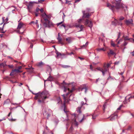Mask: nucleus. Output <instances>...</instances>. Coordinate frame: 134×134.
<instances>
[{
	"label": "nucleus",
	"instance_id": "obj_1",
	"mask_svg": "<svg viewBox=\"0 0 134 134\" xmlns=\"http://www.w3.org/2000/svg\"><path fill=\"white\" fill-rule=\"evenodd\" d=\"M36 96L34 98L35 99H42V100H44L47 98L49 96V94L48 91H45L42 93H38L35 94Z\"/></svg>",
	"mask_w": 134,
	"mask_h": 134
},
{
	"label": "nucleus",
	"instance_id": "obj_2",
	"mask_svg": "<svg viewBox=\"0 0 134 134\" xmlns=\"http://www.w3.org/2000/svg\"><path fill=\"white\" fill-rule=\"evenodd\" d=\"M113 5H111L109 3L107 4L108 7L111 9L112 10H114L115 9H118L120 8L119 6V3L117 1H115L114 3H113Z\"/></svg>",
	"mask_w": 134,
	"mask_h": 134
},
{
	"label": "nucleus",
	"instance_id": "obj_3",
	"mask_svg": "<svg viewBox=\"0 0 134 134\" xmlns=\"http://www.w3.org/2000/svg\"><path fill=\"white\" fill-rule=\"evenodd\" d=\"M67 90H68L69 93H69L70 92H72V90H71L70 91L69 89L68 88H64V91L65 92H66ZM68 94V93L66 95L63 94L62 95V96L63 97V98L64 100V102L65 103H68L69 102V100L68 99V97L67 96V95Z\"/></svg>",
	"mask_w": 134,
	"mask_h": 134
},
{
	"label": "nucleus",
	"instance_id": "obj_4",
	"mask_svg": "<svg viewBox=\"0 0 134 134\" xmlns=\"http://www.w3.org/2000/svg\"><path fill=\"white\" fill-rule=\"evenodd\" d=\"M85 24L87 25L91 28L92 26V22L88 19L86 20Z\"/></svg>",
	"mask_w": 134,
	"mask_h": 134
},
{
	"label": "nucleus",
	"instance_id": "obj_5",
	"mask_svg": "<svg viewBox=\"0 0 134 134\" xmlns=\"http://www.w3.org/2000/svg\"><path fill=\"white\" fill-rule=\"evenodd\" d=\"M16 72L17 73H19L21 72V71L18 69H15L12 71V72L10 74V76H12L15 74Z\"/></svg>",
	"mask_w": 134,
	"mask_h": 134
},
{
	"label": "nucleus",
	"instance_id": "obj_6",
	"mask_svg": "<svg viewBox=\"0 0 134 134\" xmlns=\"http://www.w3.org/2000/svg\"><path fill=\"white\" fill-rule=\"evenodd\" d=\"M41 16L44 19L45 22H47V21H48V19L49 18V16L48 15H47L45 13L42 14Z\"/></svg>",
	"mask_w": 134,
	"mask_h": 134
},
{
	"label": "nucleus",
	"instance_id": "obj_7",
	"mask_svg": "<svg viewBox=\"0 0 134 134\" xmlns=\"http://www.w3.org/2000/svg\"><path fill=\"white\" fill-rule=\"evenodd\" d=\"M44 24V25L46 27L48 26L50 27L53 25L52 23L50 21L48 20V21H47V22H45Z\"/></svg>",
	"mask_w": 134,
	"mask_h": 134
},
{
	"label": "nucleus",
	"instance_id": "obj_8",
	"mask_svg": "<svg viewBox=\"0 0 134 134\" xmlns=\"http://www.w3.org/2000/svg\"><path fill=\"white\" fill-rule=\"evenodd\" d=\"M97 69L102 72L103 75H104L105 72L107 70V69L104 67L103 68H99Z\"/></svg>",
	"mask_w": 134,
	"mask_h": 134
},
{
	"label": "nucleus",
	"instance_id": "obj_9",
	"mask_svg": "<svg viewBox=\"0 0 134 134\" xmlns=\"http://www.w3.org/2000/svg\"><path fill=\"white\" fill-rule=\"evenodd\" d=\"M25 28L24 24L23 23L20 22L18 24L17 29H20L22 28Z\"/></svg>",
	"mask_w": 134,
	"mask_h": 134
},
{
	"label": "nucleus",
	"instance_id": "obj_10",
	"mask_svg": "<svg viewBox=\"0 0 134 134\" xmlns=\"http://www.w3.org/2000/svg\"><path fill=\"white\" fill-rule=\"evenodd\" d=\"M80 115H79L78 116V117L77 118V119L80 122H81L84 119V115H81V117H82V118H80L81 116Z\"/></svg>",
	"mask_w": 134,
	"mask_h": 134
},
{
	"label": "nucleus",
	"instance_id": "obj_11",
	"mask_svg": "<svg viewBox=\"0 0 134 134\" xmlns=\"http://www.w3.org/2000/svg\"><path fill=\"white\" fill-rule=\"evenodd\" d=\"M37 2H30L29 3L28 8L29 9L30 8L34 5V4L36 3Z\"/></svg>",
	"mask_w": 134,
	"mask_h": 134
},
{
	"label": "nucleus",
	"instance_id": "obj_12",
	"mask_svg": "<svg viewBox=\"0 0 134 134\" xmlns=\"http://www.w3.org/2000/svg\"><path fill=\"white\" fill-rule=\"evenodd\" d=\"M125 23L127 25L132 24H133V20L131 19L126 20L125 21Z\"/></svg>",
	"mask_w": 134,
	"mask_h": 134
},
{
	"label": "nucleus",
	"instance_id": "obj_13",
	"mask_svg": "<svg viewBox=\"0 0 134 134\" xmlns=\"http://www.w3.org/2000/svg\"><path fill=\"white\" fill-rule=\"evenodd\" d=\"M17 32L19 33L20 34H23L24 31L25 30V29L24 28H22V29H17Z\"/></svg>",
	"mask_w": 134,
	"mask_h": 134
},
{
	"label": "nucleus",
	"instance_id": "obj_14",
	"mask_svg": "<svg viewBox=\"0 0 134 134\" xmlns=\"http://www.w3.org/2000/svg\"><path fill=\"white\" fill-rule=\"evenodd\" d=\"M83 17L84 18H88L90 16V15H89L88 13L85 14V12L84 11L83 12Z\"/></svg>",
	"mask_w": 134,
	"mask_h": 134
},
{
	"label": "nucleus",
	"instance_id": "obj_15",
	"mask_svg": "<svg viewBox=\"0 0 134 134\" xmlns=\"http://www.w3.org/2000/svg\"><path fill=\"white\" fill-rule=\"evenodd\" d=\"M75 26L77 27H79L80 29V31H81L82 30L84 26L83 25H80L79 24H76L75 25Z\"/></svg>",
	"mask_w": 134,
	"mask_h": 134
},
{
	"label": "nucleus",
	"instance_id": "obj_16",
	"mask_svg": "<svg viewBox=\"0 0 134 134\" xmlns=\"http://www.w3.org/2000/svg\"><path fill=\"white\" fill-rule=\"evenodd\" d=\"M117 116L116 115L113 114L111 115L110 118V120L111 121H113L115 119L117 118Z\"/></svg>",
	"mask_w": 134,
	"mask_h": 134
},
{
	"label": "nucleus",
	"instance_id": "obj_17",
	"mask_svg": "<svg viewBox=\"0 0 134 134\" xmlns=\"http://www.w3.org/2000/svg\"><path fill=\"white\" fill-rule=\"evenodd\" d=\"M104 46L105 47V48H97V50L98 51V52H100L102 51H106L105 49L107 48V47H106L105 45V44H104Z\"/></svg>",
	"mask_w": 134,
	"mask_h": 134
},
{
	"label": "nucleus",
	"instance_id": "obj_18",
	"mask_svg": "<svg viewBox=\"0 0 134 134\" xmlns=\"http://www.w3.org/2000/svg\"><path fill=\"white\" fill-rule=\"evenodd\" d=\"M56 53L57 54V57L58 58L61 57L63 56H64V54H62L58 52H56Z\"/></svg>",
	"mask_w": 134,
	"mask_h": 134
},
{
	"label": "nucleus",
	"instance_id": "obj_19",
	"mask_svg": "<svg viewBox=\"0 0 134 134\" xmlns=\"http://www.w3.org/2000/svg\"><path fill=\"white\" fill-rule=\"evenodd\" d=\"M121 7L122 8H124V10L125 11L127 10V7L126 5L122 4H121Z\"/></svg>",
	"mask_w": 134,
	"mask_h": 134
},
{
	"label": "nucleus",
	"instance_id": "obj_20",
	"mask_svg": "<svg viewBox=\"0 0 134 134\" xmlns=\"http://www.w3.org/2000/svg\"><path fill=\"white\" fill-rule=\"evenodd\" d=\"M66 41L69 43H70L72 41L71 38V37H68L66 39Z\"/></svg>",
	"mask_w": 134,
	"mask_h": 134
},
{
	"label": "nucleus",
	"instance_id": "obj_21",
	"mask_svg": "<svg viewBox=\"0 0 134 134\" xmlns=\"http://www.w3.org/2000/svg\"><path fill=\"white\" fill-rule=\"evenodd\" d=\"M108 54L109 55L110 54H111L112 55H114L115 53L114 52L112 51V50H110V52L108 53Z\"/></svg>",
	"mask_w": 134,
	"mask_h": 134
},
{
	"label": "nucleus",
	"instance_id": "obj_22",
	"mask_svg": "<svg viewBox=\"0 0 134 134\" xmlns=\"http://www.w3.org/2000/svg\"><path fill=\"white\" fill-rule=\"evenodd\" d=\"M57 39L58 40V42L59 43L61 44H62V39L60 37H58Z\"/></svg>",
	"mask_w": 134,
	"mask_h": 134
},
{
	"label": "nucleus",
	"instance_id": "obj_23",
	"mask_svg": "<svg viewBox=\"0 0 134 134\" xmlns=\"http://www.w3.org/2000/svg\"><path fill=\"white\" fill-rule=\"evenodd\" d=\"M5 66H7V65L5 63H0V66L1 67H4Z\"/></svg>",
	"mask_w": 134,
	"mask_h": 134
},
{
	"label": "nucleus",
	"instance_id": "obj_24",
	"mask_svg": "<svg viewBox=\"0 0 134 134\" xmlns=\"http://www.w3.org/2000/svg\"><path fill=\"white\" fill-rule=\"evenodd\" d=\"M81 108V107H78L77 110V112L78 113H81V111H80Z\"/></svg>",
	"mask_w": 134,
	"mask_h": 134
},
{
	"label": "nucleus",
	"instance_id": "obj_25",
	"mask_svg": "<svg viewBox=\"0 0 134 134\" xmlns=\"http://www.w3.org/2000/svg\"><path fill=\"white\" fill-rule=\"evenodd\" d=\"M123 37H124V40H130V38L129 39L128 37L127 36H126L125 37H124V35L123 36Z\"/></svg>",
	"mask_w": 134,
	"mask_h": 134
},
{
	"label": "nucleus",
	"instance_id": "obj_26",
	"mask_svg": "<svg viewBox=\"0 0 134 134\" xmlns=\"http://www.w3.org/2000/svg\"><path fill=\"white\" fill-rule=\"evenodd\" d=\"M111 45L114 47L116 45L112 41H111Z\"/></svg>",
	"mask_w": 134,
	"mask_h": 134
},
{
	"label": "nucleus",
	"instance_id": "obj_27",
	"mask_svg": "<svg viewBox=\"0 0 134 134\" xmlns=\"http://www.w3.org/2000/svg\"><path fill=\"white\" fill-rule=\"evenodd\" d=\"M8 66L9 68L11 69L13 68L14 67L13 65H8Z\"/></svg>",
	"mask_w": 134,
	"mask_h": 134
},
{
	"label": "nucleus",
	"instance_id": "obj_28",
	"mask_svg": "<svg viewBox=\"0 0 134 134\" xmlns=\"http://www.w3.org/2000/svg\"><path fill=\"white\" fill-rule=\"evenodd\" d=\"M118 23V21L116 20L115 19V21L112 22V24H117Z\"/></svg>",
	"mask_w": 134,
	"mask_h": 134
},
{
	"label": "nucleus",
	"instance_id": "obj_29",
	"mask_svg": "<svg viewBox=\"0 0 134 134\" xmlns=\"http://www.w3.org/2000/svg\"><path fill=\"white\" fill-rule=\"evenodd\" d=\"M82 20V19H80L77 20V22L79 23H80L81 22Z\"/></svg>",
	"mask_w": 134,
	"mask_h": 134
},
{
	"label": "nucleus",
	"instance_id": "obj_30",
	"mask_svg": "<svg viewBox=\"0 0 134 134\" xmlns=\"http://www.w3.org/2000/svg\"><path fill=\"white\" fill-rule=\"evenodd\" d=\"M73 124H74L76 126H77L78 125V123L76 121V120H75L74 121V122H73Z\"/></svg>",
	"mask_w": 134,
	"mask_h": 134
},
{
	"label": "nucleus",
	"instance_id": "obj_31",
	"mask_svg": "<svg viewBox=\"0 0 134 134\" xmlns=\"http://www.w3.org/2000/svg\"><path fill=\"white\" fill-rule=\"evenodd\" d=\"M124 19V17L122 16H121L119 18V20H122Z\"/></svg>",
	"mask_w": 134,
	"mask_h": 134
},
{
	"label": "nucleus",
	"instance_id": "obj_32",
	"mask_svg": "<svg viewBox=\"0 0 134 134\" xmlns=\"http://www.w3.org/2000/svg\"><path fill=\"white\" fill-rule=\"evenodd\" d=\"M38 21L37 20H36L35 24L37 25V27H39V25L38 24Z\"/></svg>",
	"mask_w": 134,
	"mask_h": 134
},
{
	"label": "nucleus",
	"instance_id": "obj_33",
	"mask_svg": "<svg viewBox=\"0 0 134 134\" xmlns=\"http://www.w3.org/2000/svg\"><path fill=\"white\" fill-rule=\"evenodd\" d=\"M43 63L42 62L39 63H38L37 65L38 66H40L42 65Z\"/></svg>",
	"mask_w": 134,
	"mask_h": 134
},
{
	"label": "nucleus",
	"instance_id": "obj_34",
	"mask_svg": "<svg viewBox=\"0 0 134 134\" xmlns=\"http://www.w3.org/2000/svg\"><path fill=\"white\" fill-rule=\"evenodd\" d=\"M62 23H63V22H62H62H60V23H57V25L58 26H59V25H60V24H62Z\"/></svg>",
	"mask_w": 134,
	"mask_h": 134
},
{
	"label": "nucleus",
	"instance_id": "obj_35",
	"mask_svg": "<svg viewBox=\"0 0 134 134\" xmlns=\"http://www.w3.org/2000/svg\"><path fill=\"white\" fill-rule=\"evenodd\" d=\"M26 69H29L30 70H31V69H34L33 68H32V67H30L29 68H26Z\"/></svg>",
	"mask_w": 134,
	"mask_h": 134
},
{
	"label": "nucleus",
	"instance_id": "obj_36",
	"mask_svg": "<svg viewBox=\"0 0 134 134\" xmlns=\"http://www.w3.org/2000/svg\"><path fill=\"white\" fill-rule=\"evenodd\" d=\"M33 69H31V70H29V72H33Z\"/></svg>",
	"mask_w": 134,
	"mask_h": 134
},
{
	"label": "nucleus",
	"instance_id": "obj_37",
	"mask_svg": "<svg viewBox=\"0 0 134 134\" xmlns=\"http://www.w3.org/2000/svg\"><path fill=\"white\" fill-rule=\"evenodd\" d=\"M122 107V105H121L120 106V107L118 108L117 109V110H120L121 108V107Z\"/></svg>",
	"mask_w": 134,
	"mask_h": 134
},
{
	"label": "nucleus",
	"instance_id": "obj_38",
	"mask_svg": "<svg viewBox=\"0 0 134 134\" xmlns=\"http://www.w3.org/2000/svg\"><path fill=\"white\" fill-rule=\"evenodd\" d=\"M130 40H131V41L132 42H133L134 43V40L132 39V38H130Z\"/></svg>",
	"mask_w": 134,
	"mask_h": 134
},
{
	"label": "nucleus",
	"instance_id": "obj_39",
	"mask_svg": "<svg viewBox=\"0 0 134 134\" xmlns=\"http://www.w3.org/2000/svg\"><path fill=\"white\" fill-rule=\"evenodd\" d=\"M130 40H131V41L132 42H133L134 43V40L132 39V38H130Z\"/></svg>",
	"mask_w": 134,
	"mask_h": 134
},
{
	"label": "nucleus",
	"instance_id": "obj_40",
	"mask_svg": "<svg viewBox=\"0 0 134 134\" xmlns=\"http://www.w3.org/2000/svg\"><path fill=\"white\" fill-rule=\"evenodd\" d=\"M85 89V93H86V91H87V89H86V88H82V89H81V91H82V90H83V89Z\"/></svg>",
	"mask_w": 134,
	"mask_h": 134
},
{
	"label": "nucleus",
	"instance_id": "obj_41",
	"mask_svg": "<svg viewBox=\"0 0 134 134\" xmlns=\"http://www.w3.org/2000/svg\"><path fill=\"white\" fill-rule=\"evenodd\" d=\"M40 10V9L38 8H37L36 9V12H38V11Z\"/></svg>",
	"mask_w": 134,
	"mask_h": 134
},
{
	"label": "nucleus",
	"instance_id": "obj_42",
	"mask_svg": "<svg viewBox=\"0 0 134 134\" xmlns=\"http://www.w3.org/2000/svg\"><path fill=\"white\" fill-rule=\"evenodd\" d=\"M132 55V56H134V51L132 52L131 53Z\"/></svg>",
	"mask_w": 134,
	"mask_h": 134
},
{
	"label": "nucleus",
	"instance_id": "obj_43",
	"mask_svg": "<svg viewBox=\"0 0 134 134\" xmlns=\"http://www.w3.org/2000/svg\"><path fill=\"white\" fill-rule=\"evenodd\" d=\"M8 18H7L5 20V21L6 22H7L8 21Z\"/></svg>",
	"mask_w": 134,
	"mask_h": 134
},
{
	"label": "nucleus",
	"instance_id": "obj_44",
	"mask_svg": "<svg viewBox=\"0 0 134 134\" xmlns=\"http://www.w3.org/2000/svg\"><path fill=\"white\" fill-rule=\"evenodd\" d=\"M40 10L41 13H42L43 11V9L42 8Z\"/></svg>",
	"mask_w": 134,
	"mask_h": 134
},
{
	"label": "nucleus",
	"instance_id": "obj_45",
	"mask_svg": "<svg viewBox=\"0 0 134 134\" xmlns=\"http://www.w3.org/2000/svg\"><path fill=\"white\" fill-rule=\"evenodd\" d=\"M22 68V66H20L18 67V69H19V70L20 69H21Z\"/></svg>",
	"mask_w": 134,
	"mask_h": 134
},
{
	"label": "nucleus",
	"instance_id": "obj_46",
	"mask_svg": "<svg viewBox=\"0 0 134 134\" xmlns=\"http://www.w3.org/2000/svg\"><path fill=\"white\" fill-rule=\"evenodd\" d=\"M119 63V62H116L115 63V64H118Z\"/></svg>",
	"mask_w": 134,
	"mask_h": 134
},
{
	"label": "nucleus",
	"instance_id": "obj_47",
	"mask_svg": "<svg viewBox=\"0 0 134 134\" xmlns=\"http://www.w3.org/2000/svg\"><path fill=\"white\" fill-rule=\"evenodd\" d=\"M110 64H109V63H108L107 65V67H109L110 65Z\"/></svg>",
	"mask_w": 134,
	"mask_h": 134
},
{
	"label": "nucleus",
	"instance_id": "obj_48",
	"mask_svg": "<svg viewBox=\"0 0 134 134\" xmlns=\"http://www.w3.org/2000/svg\"><path fill=\"white\" fill-rule=\"evenodd\" d=\"M120 34L119 33V35H118V39H117L116 40H118V39L120 37Z\"/></svg>",
	"mask_w": 134,
	"mask_h": 134
},
{
	"label": "nucleus",
	"instance_id": "obj_49",
	"mask_svg": "<svg viewBox=\"0 0 134 134\" xmlns=\"http://www.w3.org/2000/svg\"><path fill=\"white\" fill-rule=\"evenodd\" d=\"M134 98V96H133V97L130 96V97H129V99L130 98Z\"/></svg>",
	"mask_w": 134,
	"mask_h": 134
},
{
	"label": "nucleus",
	"instance_id": "obj_50",
	"mask_svg": "<svg viewBox=\"0 0 134 134\" xmlns=\"http://www.w3.org/2000/svg\"><path fill=\"white\" fill-rule=\"evenodd\" d=\"M51 78V77H50H50H49V78H48V80H50V81L51 80V79H50V78Z\"/></svg>",
	"mask_w": 134,
	"mask_h": 134
},
{
	"label": "nucleus",
	"instance_id": "obj_51",
	"mask_svg": "<svg viewBox=\"0 0 134 134\" xmlns=\"http://www.w3.org/2000/svg\"><path fill=\"white\" fill-rule=\"evenodd\" d=\"M69 1H67V0H66V3H68L69 2Z\"/></svg>",
	"mask_w": 134,
	"mask_h": 134
},
{
	"label": "nucleus",
	"instance_id": "obj_52",
	"mask_svg": "<svg viewBox=\"0 0 134 134\" xmlns=\"http://www.w3.org/2000/svg\"><path fill=\"white\" fill-rule=\"evenodd\" d=\"M127 43H126V42H125L124 44V45L125 46L127 44Z\"/></svg>",
	"mask_w": 134,
	"mask_h": 134
},
{
	"label": "nucleus",
	"instance_id": "obj_53",
	"mask_svg": "<svg viewBox=\"0 0 134 134\" xmlns=\"http://www.w3.org/2000/svg\"><path fill=\"white\" fill-rule=\"evenodd\" d=\"M79 58H80V59L81 60H83V58H81V57H79Z\"/></svg>",
	"mask_w": 134,
	"mask_h": 134
},
{
	"label": "nucleus",
	"instance_id": "obj_54",
	"mask_svg": "<svg viewBox=\"0 0 134 134\" xmlns=\"http://www.w3.org/2000/svg\"><path fill=\"white\" fill-rule=\"evenodd\" d=\"M122 41V40H120L118 42V44H119V42L120 41Z\"/></svg>",
	"mask_w": 134,
	"mask_h": 134
},
{
	"label": "nucleus",
	"instance_id": "obj_55",
	"mask_svg": "<svg viewBox=\"0 0 134 134\" xmlns=\"http://www.w3.org/2000/svg\"><path fill=\"white\" fill-rule=\"evenodd\" d=\"M41 1H42V2H43V1H44V0H40V1H39L38 2H41Z\"/></svg>",
	"mask_w": 134,
	"mask_h": 134
},
{
	"label": "nucleus",
	"instance_id": "obj_56",
	"mask_svg": "<svg viewBox=\"0 0 134 134\" xmlns=\"http://www.w3.org/2000/svg\"><path fill=\"white\" fill-rule=\"evenodd\" d=\"M72 54H73V53H72V52H71L69 54L70 55H71Z\"/></svg>",
	"mask_w": 134,
	"mask_h": 134
},
{
	"label": "nucleus",
	"instance_id": "obj_57",
	"mask_svg": "<svg viewBox=\"0 0 134 134\" xmlns=\"http://www.w3.org/2000/svg\"><path fill=\"white\" fill-rule=\"evenodd\" d=\"M58 101H59V102L60 101H61V100L60 99V98H58Z\"/></svg>",
	"mask_w": 134,
	"mask_h": 134
},
{
	"label": "nucleus",
	"instance_id": "obj_58",
	"mask_svg": "<svg viewBox=\"0 0 134 134\" xmlns=\"http://www.w3.org/2000/svg\"><path fill=\"white\" fill-rule=\"evenodd\" d=\"M11 112H10V113H9V114H8V116H9L11 114Z\"/></svg>",
	"mask_w": 134,
	"mask_h": 134
},
{
	"label": "nucleus",
	"instance_id": "obj_59",
	"mask_svg": "<svg viewBox=\"0 0 134 134\" xmlns=\"http://www.w3.org/2000/svg\"><path fill=\"white\" fill-rule=\"evenodd\" d=\"M72 97H73V96H71V95H70V97H69V99L70 100H71V99H70V97H72Z\"/></svg>",
	"mask_w": 134,
	"mask_h": 134
},
{
	"label": "nucleus",
	"instance_id": "obj_60",
	"mask_svg": "<svg viewBox=\"0 0 134 134\" xmlns=\"http://www.w3.org/2000/svg\"><path fill=\"white\" fill-rule=\"evenodd\" d=\"M38 15V14L37 13H35V15H36V16H37Z\"/></svg>",
	"mask_w": 134,
	"mask_h": 134
},
{
	"label": "nucleus",
	"instance_id": "obj_61",
	"mask_svg": "<svg viewBox=\"0 0 134 134\" xmlns=\"http://www.w3.org/2000/svg\"><path fill=\"white\" fill-rule=\"evenodd\" d=\"M79 1V0H76L75 1V2H78Z\"/></svg>",
	"mask_w": 134,
	"mask_h": 134
},
{
	"label": "nucleus",
	"instance_id": "obj_62",
	"mask_svg": "<svg viewBox=\"0 0 134 134\" xmlns=\"http://www.w3.org/2000/svg\"><path fill=\"white\" fill-rule=\"evenodd\" d=\"M62 26H63L64 27H65V26L64 24H62Z\"/></svg>",
	"mask_w": 134,
	"mask_h": 134
},
{
	"label": "nucleus",
	"instance_id": "obj_63",
	"mask_svg": "<svg viewBox=\"0 0 134 134\" xmlns=\"http://www.w3.org/2000/svg\"><path fill=\"white\" fill-rule=\"evenodd\" d=\"M58 37H60V34L59 33L58 34Z\"/></svg>",
	"mask_w": 134,
	"mask_h": 134
},
{
	"label": "nucleus",
	"instance_id": "obj_64",
	"mask_svg": "<svg viewBox=\"0 0 134 134\" xmlns=\"http://www.w3.org/2000/svg\"><path fill=\"white\" fill-rule=\"evenodd\" d=\"M30 47H31V48H32V45H31V44L30 45Z\"/></svg>",
	"mask_w": 134,
	"mask_h": 134
}]
</instances>
